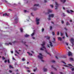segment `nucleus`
Instances as JSON below:
<instances>
[{"instance_id": "f257e3e1", "label": "nucleus", "mask_w": 74, "mask_h": 74, "mask_svg": "<svg viewBox=\"0 0 74 74\" xmlns=\"http://www.w3.org/2000/svg\"><path fill=\"white\" fill-rule=\"evenodd\" d=\"M14 23H17L18 22H19V18L16 15L14 17Z\"/></svg>"}, {"instance_id": "f03ea898", "label": "nucleus", "mask_w": 74, "mask_h": 74, "mask_svg": "<svg viewBox=\"0 0 74 74\" xmlns=\"http://www.w3.org/2000/svg\"><path fill=\"white\" fill-rule=\"evenodd\" d=\"M42 44H41V45L42 46V47L40 49V50H41L42 51H44V49L46 50V48L45 47V46H44V45H45V42H42Z\"/></svg>"}, {"instance_id": "7ed1b4c3", "label": "nucleus", "mask_w": 74, "mask_h": 74, "mask_svg": "<svg viewBox=\"0 0 74 74\" xmlns=\"http://www.w3.org/2000/svg\"><path fill=\"white\" fill-rule=\"evenodd\" d=\"M68 65L69 66H70L69 67L70 69H71V70H72V71H74V66H73L71 64H68Z\"/></svg>"}, {"instance_id": "20e7f679", "label": "nucleus", "mask_w": 74, "mask_h": 74, "mask_svg": "<svg viewBox=\"0 0 74 74\" xmlns=\"http://www.w3.org/2000/svg\"><path fill=\"white\" fill-rule=\"evenodd\" d=\"M39 55H40L41 56H38V58H39V59H42V54L41 53H39Z\"/></svg>"}, {"instance_id": "39448f33", "label": "nucleus", "mask_w": 74, "mask_h": 74, "mask_svg": "<svg viewBox=\"0 0 74 74\" xmlns=\"http://www.w3.org/2000/svg\"><path fill=\"white\" fill-rule=\"evenodd\" d=\"M36 24L37 25H39V23H40L39 22V21H40V20L39 19H38V18H36Z\"/></svg>"}, {"instance_id": "423d86ee", "label": "nucleus", "mask_w": 74, "mask_h": 74, "mask_svg": "<svg viewBox=\"0 0 74 74\" xmlns=\"http://www.w3.org/2000/svg\"><path fill=\"white\" fill-rule=\"evenodd\" d=\"M49 43H50V45L48 44L47 45L48 47H49V48H50V47L49 46V45H50V46H51V47H53V45H52V42H49Z\"/></svg>"}, {"instance_id": "0eeeda50", "label": "nucleus", "mask_w": 74, "mask_h": 74, "mask_svg": "<svg viewBox=\"0 0 74 74\" xmlns=\"http://www.w3.org/2000/svg\"><path fill=\"white\" fill-rule=\"evenodd\" d=\"M55 3L56 6H55L56 8H55V10H57V9H58V8L59 5H58V3H57V2H56Z\"/></svg>"}, {"instance_id": "6e6552de", "label": "nucleus", "mask_w": 74, "mask_h": 74, "mask_svg": "<svg viewBox=\"0 0 74 74\" xmlns=\"http://www.w3.org/2000/svg\"><path fill=\"white\" fill-rule=\"evenodd\" d=\"M71 43L73 45V42H74V39L73 38H71L70 40Z\"/></svg>"}, {"instance_id": "1a4fd4ad", "label": "nucleus", "mask_w": 74, "mask_h": 74, "mask_svg": "<svg viewBox=\"0 0 74 74\" xmlns=\"http://www.w3.org/2000/svg\"><path fill=\"white\" fill-rule=\"evenodd\" d=\"M67 12L68 13H72V12H73L74 11H73L72 10H70V12L69 11V10H67Z\"/></svg>"}, {"instance_id": "9d476101", "label": "nucleus", "mask_w": 74, "mask_h": 74, "mask_svg": "<svg viewBox=\"0 0 74 74\" xmlns=\"http://www.w3.org/2000/svg\"><path fill=\"white\" fill-rule=\"evenodd\" d=\"M68 55L69 56H72V53L70 51H69L68 53Z\"/></svg>"}, {"instance_id": "9b49d317", "label": "nucleus", "mask_w": 74, "mask_h": 74, "mask_svg": "<svg viewBox=\"0 0 74 74\" xmlns=\"http://www.w3.org/2000/svg\"><path fill=\"white\" fill-rule=\"evenodd\" d=\"M54 16V15L53 14H51V15H49V17H51V18H53Z\"/></svg>"}, {"instance_id": "f8f14e48", "label": "nucleus", "mask_w": 74, "mask_h": 74, "mask_svg": "<svg viewBox=\"0 0 74 74\" xmlns=\"http://www.w3.org/2000/svg\"><path fill=\"white\" fill-rule=\"evenodd\" d=\"M61 2L63 3H64L66 1V0H60Z\"/></svg>"}, {"instance_id": "ddd939ff", "label": "nucleus", "mask_w": 74, "mask_h": 74, "mask_svg": "<svg viewBox=\"0 0 74 74\" xmlns=\"http://www.w3.org/2000/svg\"><path fill=\"white\" fill-rule=\"evenodd\" d=\"M3 16H8V15L7 14V13L4 14L3 15Z\"/></svg>"}, {"instance_id": "4468645a", "label": "nucleus", "mask_w": 74, "mask_h": 74, "mask_svg": "<svg viewBox=\"0 0 74 74\" xmlns=\"http://www.w3.org/2000/svg\"><path fill=\"white\" fill-rule=\"evenodd\" d=\"M48 11L49 12L48 14H49V12H52V10H48Z\"/></svg>"}, {"instance_id": "2eb2a0df", "label": "nucleus", "mask_w": 74, "mask_h": 74, "mask_svg": "<svg viewBox=\"0 0 74 74\" xmlns=\"http://www.w3.org/2000/svg\"><path fill=\"white\" fill-rule=\"evenodd\" d=\"M51 67H52V68H53V69H54L56 71V70H57V69L55 68H54L53 67V66L52 65Z\"/></svg>"}, {"instance_id": "dca6fc26", "label": "nucleus", "mask_w": 74, "mask_h": 74, "mask_svg": "<svg viewBox=\"0 0 74 74\" xmlns=\"http://www.w3.org/2000/svg\"><path fill=\"white\" fill-rule=\"evenodd\" d=\"M58 39L59 40H60V41H62V38L60 37H58Z\"/></svg>"}, {"instance_id": "f3484780", "label": "nucleus", "mask_w": 74, "mask_h": 74, "mask_svg": "<svg viewBox=\"0 0 74 74\" xmlns=\"http://www.w3.org/2000/svg\"><path fill=\"white\" fill-rule=\"evenodd\" d=\"M32 9L33 10H34V11H36V10H37V8H33Z\"/></svg>"}, {"instance_id": "a211bd4d", "label": "nucleus", "mask_w": 74, "mask_h": 74, "mask_svg": "<svg viewBox=\"0 0 74 74\" xmlns=\"http://www.w3.org/2000/svg\"><path fill=\"white\" fill-rule=\"evenodd\" d=\"M45 51V52H46V53H47V54H48V55H50V56H51V54L50 53H48L47 52V51L46 50Z\"/></svg>"}, {"instance_id": "6ab92c4d", "label": "nucleus", "mask_w": 74, "mask_h": 74, "mask_svg": "<svg viewBox=\"0 0 74 74\" xmlns=\"http://www.w3.org/2000/svg\"><path fill=\"white\" fill-rule=\"evenodd\" d=\"M24 36L25 37H29V35H28L27 34H26Z\"/></svg>"}, {"instance_id": "aec40b11", "label": "nucleus", "mask_w": 74, "mask_h": 74, "mask_svg": "<svg viewBox=\"0 0 74 74\" xmlns=\"http://www.w3.org/2000/svg\"><path fill=\"white\" fill-rule=\"evenodd\" d=\"M43 70H44V71L45 72L46 71H47V69H45V68H44Z\"/></svg>"}, {"instance_id": "412c9836", "label": "nucleus", "mask_w": 74, "mask_h": 74, "mask_svg": "<svg viewBox=\"0 0 74 74\" xmlns=\"http://www.w3.org/2000/svg\"><path fill=\"white\" fill-rule=\"evenodd\" d=\"M66 26H67V25H70V23H69L68 22H67L66 23Z\"/></svg>"}, {"instance_id": "4be33fe9", "label": "nucleus", "mask_w": 74, "mask_h": 74, "mask_svg": "<svg viewBox=\"0 0 74 74\" xmlns=\"http://www.w3.org/2000/svg\"><path fill=\"white\" fill-rule=\"evenodd\" d=\"M38 5H39V4H35L34 5V6H36V7H37V6H38Z\"/></svg>"}, {"instance_id": "5701e85b", "label": "nucleus", "mask_w": 74, "mask_h": 74, "mask_svg": "<svg viewBox=\"0 0 74 74\" xmlns=\"http://www.w3.org/2000/svg\"><path fill=\"white\" fill-rule=\"evenodd\" d=\"M69 59L71 60L72 61H73V60H74L73 58H69Z\"/></svg>"}, {"instance_id": "b1692460", "label": "nucleus", "mask_w": 74, "mask_h": 74, "mask_svg": "<svg viewBox=\"0 0 74 74\" xmlns=\"http://www.w3.org/2000/svg\"><path fill=\"white\" fill-rule=\"evenodd\" d=\"M20 30H21V32H23V29L22 28H20Z\"/></svg>"}, {"instance_id": "393cba45", "label": "nucleus", "mask_w": 74, "mask_h": 74, "mask_svg": "<svg viewBox=\"0 0 74 74\" xmlns=\"http://www.w3.org/2000/svg\"><path fill=\"white\" fill-rule=\"evenodd\" d=\"M27 53L29 54V55H31V56H32V54H30V53L29 52H27Z\"/></svg>"}, {"instance_id": "a878e982", "label": "nucleus", "mask_w": 74, "mask_h": 74, "mask_svg": "<svg viewBox=\"0 0 74 74\" xmlns=\"http://www.w3.org/2000/svg\"><path fill=\"white\" fill-rule=\"evenodd\" d=\"M45 37H47V39H48V40H49V38H50V37H47L45 36Z\"/></svg>"}, {"instance_id": "bb28decb", "label": "nucleus", "mask_w": 74, "mask_h": 74, "mask_svg": "<svg viewBox=\"0 0 74 74\" xmlns=\"http://www.w3.org/2000/svg\"><path fill=\"white\" fill-rule=\"evenodd\" d=\"M57 35H59V32H58L57 33Z\"/></svg>"}, {"instance_id": "cd10ccee", "label": "nucleus", "mask_w": 74, "mask_h": 74, "mask_svg": "<svg viewBox=\"0 0 74 74\" xmlns=\"http://www.w3.org/2000/svg\"><path fill=\"white\" fill-rule=\"evenodd\" d=\"M34 32L32 34L31 36H33L34 35Z\"/></svg>"}, {"instance_id": "c85d7f7f", "label": "nucleus", "mask_w": 74, "mask_h": 74, "mask_svg": "<svg viewBox=\"0 0 74 74\" xmlns=\"http://www.w3.org/2000/svg\"><path fill=\"white\" fill-rule=\"evenodd\" d=\"M62 58H66V56H62Z\"/></svg>"}, {"instance_id": "c756f323", "label": "nucleus", "mask_w": 74, "mask_h": 74, "mask_svg": "<svg viewBox=\"0 0 74 74\" xmlns=\"http://www.w3.org/2000/svg\"><path fill=\"white\" fill-rule=\"evenodd\" d=\"M52 34H53V36H54V35H55V32H52Z\"/></svg>"}, {"instance_id": "7c9ffc66", "label": "nucleus", "mask_w": 74, "mask_h": 74, "mask_svg": "<svg viewBox=\"0 0 74 74\" xmlns=\"http://www.w3.org/2000/svg\"><path fill=\"white\" fill-rule=\"evenodd\" d=\"M16 53H17L18 54H19V53L17 51V50H15Z\"/></svg>"}, {"instance_id": "2f4dec72", "label": "nucleus", "mask_w": 74, "mask_h": 74, "mask_svg": "<svg viewBox=\"0 0 74 74\" xmlns=\"http://www.w3.org/2000/svg\"><path fill=\"white\" fill-rule=\"evenodd\" d=\"M22 61H25V58H23L22 59Z\"/></svg>"}, {"instance_id": "473e14b6", "label": "nucleus", "mask_w": 74, "mask_h": 74, "mask_svg": "<svg viewBox=\"0 0 74 74\" xmlns=\"http://www.w3.org/2000/svg\"><path fill=\"white\" fill-rule=\"evenodd\" d=\"M4 59H5V58H4V57H2V60H4Z\"/></svg>"}, {"instance_id": "72a5a7b5", "label": "nucleus", "mask_w": 74, "mask_h": 74, "mask_svg": "<svg viewBox=\"0 0 74 74\" xmlns=\"http://www.w3.org/2000/svg\"><path fill=\"white\" fill-rule=\"evenodd\" d=\"M60 34L61 36H63V33H62V32H60Z\"/></svg>"}, {"instance_id": "f704fd0d", "label": "nucleus", "mask_w": 74, "mask_h": 74, "mask_svg": "<svg viewBox=\"0 0 74 74\" xmlns=\"http://www.w3.org/2000/svg\"><path fill=\"white\" fill-rule=\"evenodd\" d=\"M43 31H44V28H42V32H43Z\"/></svg>"}, {"instance_id": "c9c22d12", "label": "nucleus", "mask_w": 74, "mask_h": 74, "mask_svg": "<svg viewBox=\"0 0 74 74\" xmlns=\"http://www.w3.org/2000/svg\"><path fill=\"white\" fill-rule=\"evenodd\" d=\"M66 36L67 37H68V35H67V33H65Z\"/></svg>"}, {"instance_id": "e433bc0d", "label": "nucleus", "mask_w": 74, "mask_h": 74, "mask_svg": "<svg viewBox=\"0 0 74 74\" xmlns=\"http://www.w3.org/2000/svg\"><path fill=\"white\" fill-rule=\"evenodd\" d=\"M50 7H52V8H53V5H50Z\"/></svg>"}, {"instance_id": "4c0bfd02", "label": "nucleus", "mask_w": 74, "mask_h": 74, "mask_svg": "<svg viewBox=\"0 0 74 74\" xmlns=\"http://www.w3.org/2000/svg\"><path fill=\"white\" fill-rule=\"evenodd\" d=\"M52 63H55V61L53 60L52 61Z\"/></svg>"}, {"instance_id": "58836bf2", "label": "nucleus", "mask_w": 74, "mask_h": 74, "mask_svg": "<svg viewBox=\"0 0 74 74\" xmlns=\"http://www.w3.org/2000/svg\"><path fill=\"white\" fill-rule=\"evenodd\" d=\"M52 29V26H51L50 27V30H51Z\"/></svg>"}, {"instance_id": "ea45409f", "label": "nucleus", "mask_w": 74, "mask_h": 74, "mask_svg": "<svg viewBox=\"0 0 74 74\" xmlns=\"http://www.w3.org/2000/svg\"><path fill=\"white\" fill-rule=\"evenodd\" d=\"M65 44L67 46L68 45H69V43H68L66 42V43H65Z\"/></svg>"}, {"instance_id": "a19ab883", "label": "nucleus", "mask_w": 74, "mask_h": 74, "mask_svg": "<svg viewBox=\"0 0 74 74\" xmlns=\"http://www.w3.org/2000/svg\"><path fill=\"white\" fill-rule=\"evenodd\" d=\"M50 17H49V18H48V20H49H49H51V18H50Z\"/></svg>"}, {"instance_id": "79ce46f5", "label": "nucleus", "mask_w": 74, "mask_h": 74, "mask_svg": "<svg viewBox=\"0 0 74 74\" xmlns=\"http://www.w3.org/2000/svg\"><path fill=\"white\" fill-rule=\"evenodd\" d=\"M64 66H65V67H69V66H67V65H64Z\"/></svg>"}, {"instance_id": "37998d69", "label": "nucleus", "mask_w": 74, "mask_h": 74, "mask_svg": "<svg viewBox=\"0 0 74 74\" xmlns=\"http://www.w3.org/2000/svg\"><path fill=\"white\" fill-rule=\"evenodd\" d=\"M62 24H63V23H64V21H62Z\"/></svg>"}, {"instance_id": "c03bdc74", "label": "nucleus", "mask_w": 74, "mask_h": 74, "mask_svg": "<svg viewBox=\"0 0 74 74\" xmlns=\"http://www.w3.org/2000/svg\"><path fill=\"white\" fill-rule=\"evenodd\" d=\"M55 58L56 59H58V57L56 56Z\"/></svg>"}, {"instance_id": "a18cd8bd", "label": "nucleus", "mask_w": 74, "mask_h": 74, "mask_svg": "<svg viewBox=\"0 0 74 74\" xmlns=\"http://www.w3.org/2000/svg\"><path fill=\"white\" fill-rule=\"evenodd\" d=\"M10 68H12V66L10 65Z\"/></svg>"}, {"instance_id": "49530a36", "label": "nucleus", "mask_w": 74, "mask_h": 74, "mask_svg": "<svg viewBox=\"0 0 74 74\" xmlns=\"http://www.w3.org/2000/svg\"><path fill=\"white\" fill-rule=\"evenodd\" d=\"M44 2L45 3H47V0H44Z\"/></svg>"}, {"instance_id": "de8ad7c7", "label": "nucleus", "mask_w": 74, "mask_h": 74, "mask_svg": "<svg viewBox=\"0 0 74 74\" xmlns=\"http://www.w3.org/2000/svg\"><path fill=\"white\" fill-rule=\"evenodd\" d=\"M22 43H23V44H25L26 43V42H23V41H22Z\"/></svg>"}, {"instance_id": "09e8293b", "label": "nucleus", "mask_w": 74, "mask_h": 74, "mask_svg": "<svg viewBox=\"0 0 74 74\" xmlns=\"http://www.w3.org/2000/svg\"><path fill=\"white\" fill-rule=\"evenodd\" d=\"M63 16H65V14H64V13H63Z\"/></svg>"}, {"instance_id": "8fccbe9b", "label": "nucleus", "mask_w": 74, "mask_h": 74, "mask_svg": "<svg viewBox=\"0 0 74 74\" xmlns=\"http://www.w3.org/2000/svg\"><path fill=\"white\" fill-rule=\"evenodd\" d=\"M8 63H10V60H8Z\"/></svg>"}, {"instance_id": "3c124183", "label": "nucleus", "mask_w": 74, "mask_h": 74, "mask_svg": "<svg viewBox=\"0 0 74 74\" xmlns=\"http://www.w3.org/2000/svg\"><path fill=\"white\" fill-rule=\"evenodd\" d=\"M62 62L63 63L65 64H66V63L64 62Z\"/></svg>"}, {"instance_id": "603ef678", "label": "nucleus", "mask_w": 74, "mask_h": 74, "mask_svg": "<svg viewBox=\"0 0 74 74\" xmlns=\"http://www.w3.org/2000/svg\"><path fill=\"white\" fill-rule=\"evenodd\" d=\"M9 44H10V45H12V43H11V42H9Z\"/></svg>"}, {"instance_id": "864d4df0", "label": "nucleus", "mask_w": 74, "mask_h": 74, "mask_svg": "<svg viewBox=\"0 0 74 74\" xmlns=\"http://www.w3.org/2000/svg\"><path fill=\"white\" fill-rule=\"evenodd\" d=\"M7 62V60H5L4 61V62L5 63H6Z\"/></svg>"}, {"instance_id": "5fc2aeb1", "label": "nucleus", "mask_w": 74, "mask_h": 74, "mask_svg": "<svg viewBox=\"0 0 74 74\" xmlns=\"http://www.w3.org/2000/svg\"><path fill=\"white\" fill-rule=\"evenodd\" d=\"M6 45H9V44L8 43H5Z\"/></svg>"}, {"instance_id": "6e6d98bb", "label": "nucleus", "mask_w": 74, "mask_h": 74, "mask_svg": "<svg viewBox=\"0 0 74 74\" xmlns=\"http://www.w3.org/2000/svg\"><path fill=\"white\" fill-rule=\"evenodd\" d=\"M63 9L64 10H65V8L64 7H63Z\"/></svg>"}, {"instance_id": "4d7b16f0", "label": "nucleus", "mask_w": 74, "mask_h": 74, "mask_svg": "<svg viewBox=\"0 0 74 74\" xmlns=\"http://www.w3.org/2000/svg\"><path fill=\"white\" fill-rule=\"evenodd\" d=\"M9 10L10 11H12V10H11V9H9Z\"/></svg>"}, {"instance_id": "13d9d810", "label": "nucleus", "mask_w": 74, "mask_h": 74, "mask_svg": "<svg viewBox=\"0 0 74 74\" xmlns=\"http://www.w3.org/2000/svg\"><path fill=\"white\" fill-rule=\"evenodd\" d=\"M10 73H12V71L11 70H9Z\"/></svg>"}, {"instance_id": "bf43d9fd", "label": "nucleus", "mask_w": 74, "mask_h": 74, "mask_svg": "<svg viewBox=\"0 0 74 74\" xmlns=\"http://www.w3.org/2000/svg\"><path fill=\"white\" fill-rule=\"evenodd\" d=\"M70 22H72V20H70Z\"/></svg>"}, {"instance_id": "052dcab7", "label": "nucleus", "mask_w": 74, "mask_h": 74, "mask_svg": "<svg viewBox=\"0 0 74 74\" xmlns=\"http://www.w3.org/2000/svg\"><path fill=\"white\" fill-rule=\"evenodd\" d=\"M11 52L12 53H13V51H11Z\"/></svg>"}, {"instance_id": "680f3d73", "label": "nucleus", "mask_w": 74, "mask_h": 74, "mask_svg": "<svg viewBox=\"0 0 74 74\" xmlns=\"http://www.w3.org/2000/svg\"><path fill=\"white\" fill-rule=\"evenodd\" d=\"M31 52L32 53H34V52L33 51H31Z\"/></svg>"}, {"instance_id": "e2e57ef3", "label": "nucleus", "mask_w": 74, "mask_h": 74, "mask_svg": "<svg viewBox=\"0 0 74 74\" xmlns=\"http://www.w3.org/2000/svg\"><path fill=\"white\" fill-rule=\"evenodd\" d=\"M64 29H65V30H67V29H66V28L65 27L64 28Z\"/></svg>"}, {"instance_id": "0e129e2a", "label": "nucleus", "mask_w": 74, "mask_h": 74, "mask_svg": "<svg viewBox=\"0 0 74 74\" xmlns=\"http://www.w3.org/2000/svg\"><path fill=\"white\" fill-rule=\"evenodd\" d=\"M27 72H30V71H29V70H27Z\"/></svg>"}, {"instance_id": "69168bd1", "label": "nucleus", "mask_w": 74, "mask_h": 74, "mask_svg": "<svg viewBox=\"0 0 74 74\" xmlns=\"http://www.w3.org/2000/svg\"><path fill=\"white\" fill-rule=\"evenodd\" d=\"M53 39L54 40V41H55V38H53Z\"/></svg>"}, {"instance_id": "338daca9", "label": "nucleus", "mask_w": 74, "mask_h": 74, "mask_svg": "<svg viewBox=\"0 0 74 74\" xmlns=\"http://www.w3.org/2000/svg\"><path fill=\"white\" fill-rule=\"evenodd\" d=\"M27 11H26V10H24V12H27Z\"/></svg>"}, {"instance_id": "774afa93", "label": "nucleus", "mask_w": 74, "mask_h": 74, "mask_svg": "<svg viewBox=\"0 0 74 74\" xmlns=\"http://www.w3.org/2000/svg\"><path fill=\"white\" fill-rule=\"evenodd\" d=\"M36 69H34V72H35V71H36Z\"/></svg>"}]
</instances>
